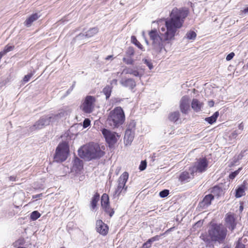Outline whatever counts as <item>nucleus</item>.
<instances>
[{"label": "nucleus", "instance_id": "1", "mask_svg": "<svg viewBox=\"0 0 248 248\" xmlns=\"http://www.w3.org/2000/svg\"><path fill=\"white\" fill-rule=\"evenodd\" d=\"M188 13V11L184 8H174L170 13V18L165 19V28H161L159 32L156 29L149 31L153 55L157 56L166 51L165 46L174 39L177 31L182 27Z\"/></svg>", "mask_w": 248, "mask_h": 248}, {"label": "nucleus", "instance_id": "2", "mask_svg": "<svg viewBox=\"0 0 248 248\" xmlns=\"http://www.w3.org/2000/svg\"><path fill=\"white\" fill-rule=\"evenodd\" d=\"M227 233V229L224 225L213 223L208 230V235L202 234L200 237L206 243L212 242L220 244L225 242Z\"/></svg>", "mask_w": 248, "mask_h": 248}, {"label": "nucleus", "instance_id": "3", "mask_svg": "<svg viewBox=\"0 0 248 248\" xmlns=\"http://www.w3.org/2000/svg\"><path fill=\"white\" fill-rule=\"evenodd\" d=\"M78 153L81 158L87 160L99 158L105 154L98 144L93 143H89L81 147Z\"/></svg>", "mask_w": 248, "mask_h": 248}, {"label": "nucleus", "instance_id": "4", "mask_svg": "<svg viewBox=\"0 0 248 248\" xmlns=\"http://www.w3.org/2000/svg\"><path fill=\"white\" fill-rule=\"evenodd\" d=\"M125 120V115L122 108L117 107L111 110L108 116L107 123L112 128H118L122 125Z\"/></svg>", "mask_w": 248, "mask_h": 248}, {"label": "nucleus", "instance_id": "5", "mask_svg": "<svg viewBox=\"0 0 248 248\" xmlns=\"http://www.w3.org/2000/svg\"><path fill=\"white\" fill-rule=\"evenodd\" d=\"M208 166V161L205 158H200L193 163L192 166L189 167V171H190L191 175L194 176L195 174L202 173L205 171Z\"/></svg>", "mask_w": 248, "mask_h": 248}, {"label": "nucleus", "instance_id": "6", "mask_svg": "<svg viewBox=\"0 0 248 248\" xmlns=\"http://www.w3.org/2000/svg\"><path fill=\"white\" fill-rule=\"evenodd\" d=\"M69 153V146L66 141L60 143L57 146L54 157V160L57 162L65 161Z\"/></svg>", "mask_w": 248, "mask_h": 248}, {"label": "nucleus", "instance_id": "7", "mask_svg": "<svg viewBox=\"0 0 248 248\" xmlns=\"http://www.w3.org/2000/svg\"><path fill=\"white\" fill-rule=\"evenodd\" d=\"M128 172H124L119 178L118 186L113 195L115 198L118 197L122 193H125L126 191L127 187L125 186V184L128 180Z\"/></svg>", "mask_w": 248, "mask_h": 248}, {"label": "nucleus", "instance_id": "8", "mask_svg": "<svg viewBox=\"0 0 248 248\" xmlns=\"http://www.w3.org/2000/svg\"><path fill=\"white\" fill-rule=\"evenodd\" d=\"M102 133L109 147L113 146L116 143L120 138V135L118 134L105 128L102 130Z\"/></svg>", "mask_w": 248, "mask_h": 248}, {"label": "nucleus", "instance_id": "9", "mask_svg": "<svg viewBox=\"0 0 248 248\" xmlns=\"http://www.w3.org/2000/svg\"><path fill=\"white\" fill-rule=\"evenodd\" d=\"M95 97L93 96L88 95L86 97L82 104V110L86 113H90L94 109Z\"/></svg>", "mask_w": 248, "mask_h": 248}, {"label": "nucleus", "instance_id": "10", "mask_svg": "<svg viewBox=\"0 0 248 248\" xmlns=\"http://www.w3.org/2000/svg\"><path fill=\"white\" fill-rule=\"evenodd\" d=\"M225 223L226 228H228L232 232H233L237 224L234 214L227 213L225 216Z\"/></svg>", "mask_w": 248, "mask_h": 248}, {"label": "nucleus", "instance_id": "11", "mask_svg": "<svg viewBox=\"0 0 248 248\" xmlns=\"http://www.w3.org/2000/svg\"><path fill=\"white\" fill-rule=\"evenodd\" d=\"M180 108L181 112L187 114L190 108L189 98L187 96H184L181 99Z\"/></svg>", "mask_w": 248, "mask_h": 248}, {"label": "nucleus", "instance_id": "12", "mask_svg": "<svg viewBox=\"0 0 248 248\" xmlns=\"http://www.w3.org/2000/svg\"><path fill=\"white\" fill-rule=\"evenodd\" d=\"M96 229L100 234L105 235L108 232V228L101 220H98L96 222Z\"/></svg>", "mask_w": 248, "mask_h": 248}, {"label": "nucleus", "instance_id": "13", "mask_svg": "<svg viewBox=\"0 0 248 248\" xmlns=\"http://www.w3.org/2000/svg\"><path fill=\"white\" fill-rule=\"evenodd\" d=\"M214 200V195L213 194H208L206 195L202 201L200 202L199 207L202 209H206L211 204V202Z\"/></svg>", "mask_w": 248, "mask_h": 248}, {"label": "nucleus", "instance_id": "14", "mask_svg": "<svg viewBox=\"0 0 248 248\" xmlns=\"http://www.w3.org/2000/svg\"><path fill=\"white\" fill-rule=\"evenodd\" d=\"M193 178L194 176L191 175L190 171H184L180 174L179 180L182 183H185L189 182Z\"/></svg>", "mask_w": 248, "mask_h": 248}, {"label": "nucleus", "instance_id": "15", "mask_svg": "<svg viewBox=\"0 0 248 248\" xmlns=\"http://www.w3.org/2000/svg\"><path fill=\"white\" fill-rule=\"evenodd\" d=\"M41 15L39 13H34L30 16L24 22V25L27 27H30L31 26L32 23L37 20Z\"/></svg>", "mask_w": 248, "mask_h": 248}, {"label": "nucleus", "instance_id": "16", "mask_svg": "<svg viewBox=\"0 0 248 248\" xmlns=\"http://www.w3.org/2000/svg\"><path fill=\"white\" fill-rule=\"evenodd\" d=\"M121 84L124 87H128L132 90L136 86V82L133 79L128 78L123 79L121 81Z\"/></svg>", "mask_w": 248, "mask_h": 248}, {"label": "nucleus", "instance_id": "17", "mask_svg": "<svg viewBox=\"0 0 248 248\" xmlns=\"http://www.w3.org/2000/svg\"><path fill=\"white\" fill-rule=\"evenodd\" d=\"M98 32V29L97 27H94L90 29L88 31H87L85 34H79L77 37H83L85 36L87 38H90L95 34H96Z\"/></svg>", "mask_w": 248, "mask_h": 248}, {"label": "nucleus", "instance_id": "18", "mask_svg": "<svg viewBox=\"0 0 248 248\" xmlns=\"http://www.w3.org/2000/svg\"><path fill=\"white\" fill-rule=\"evenodd\" d=\"M191 107L194 111H200L202 110V103L200 102L197 99H193L191 103Z\"/></svg>", "mask_w": 248, "mask_h": 248}, {"label": "nucleus", "instance_id": "19", "mask_svg": "<svg viewBox=\"0 0 248 248\" xmlns=\"http://www.w3.org/2000/svg\"><path fill=\"white\" fill-rule=\"evenodd\" d=\"M246 186L244 185L239 186L235 190V196L236 198H239L245 195Z\"/></svg>", "mask_w": 248, "mask_h": 248}, {"label": "nucleus", "instance_id": "20", "mask_svg": "<svg viewBox=\"0 0 248 248\" xmlns=\"http://www.w3.org/2000/svg\"><path fill=\"white\" fill-rule=\"evenodd\" d=\"M123 74H130L133 75V76L135 77H140V74L139 72L135 69H133L131 68H124L122 72Z\"/></svg>", "mask_w": 248, "mask_h": 248}, {"label": "nucleus", "instance_id": "21", "mask_svg": "<svg viewBox=\"0 0 248 248\" xmlns=\"http://www.w3.org/2000/svg\"><path fill=\"white\" fill-rule=\"evenodd\" d=\"M135 132L126 130L124 135V139L126 140L127 143L132 142L134 137Z\"/></svg>", "mask_w": 248, "mask_h": 248}, {"label": "nucleus", "instance_id": "22", "mask_svg": "<svg viewBox=\"0 0 248 248\" xmlns=\"http://www.w3.org/2000/svg\"><path fill=\"white\" fill-rule=\"evenodd\" d=\"M100 199V195L98 193H96L93 197L91 202V210H93L95 209L97 206V203Z\"/></svg>", "mask_w": 248, "mask_h": 248}, {"label": "nucleus", "instance_id": "23", "mask_svg": "<svg viewBox=\"0 0 248 248\" xmlns=\"http://www.w3.org/2000/svg\"><path fill=\"white\" fill-rule=\"evenodd\" d=\"M44 128L41 122L38 120L32 126L29 128V131L32 132L35 130H38Z\"/></svg>", "mask_w": 248, "mask_h": 248}, {"label": "nucleus", "instance_id": "24", "mask_svg": "<svg viewBox=\"0 0 248 248\" xmlns=\"http://www.w3.org/2000/svg\"><path fill=\"white\" fill-rule=\"evenodd\" d=\"M218 116H219L218 111H216L211 117L206 118L205 120L207 122H208L209 124H213L214 123H215L216 121Z\"/></svg>", "mask_w": 248, "mask_h": 248}, {"label": "nucleus", "instance_id": "25", "mask_svg": "<svg viewBox=\"0 0 248 248\" xmlns=\"http://www.w3.org/2000/svg\"><path fill=\"white\" fill-rule=\"evenodd\" d=\"M43 127L48 125L51 123V118H48V116H43L39 119Z\"/></svg>", "mask_w": 248, "mask_h": 248}, {"label": "nucleus", "instance_id": "26", "mask_svg": "<svg viewBox=\"0 0 248 248\" xmlns=\"http://www.w3.org/2000/svg\"><path fill=\"white\" fill-rule=\"evenodd\" d=\"M222 192V190L219 186H215L213 187L211 190V194L214 196L219 197L221 195Z\"/></svg>", "mask_w": 248, "mask_h": 248}, {"label": "nucleus", "instance_id": "27", "mask_svg": "<svg viewBox=\"0 0 248 248\" xmlns=\"http://www.w3.org/2000/svg\"><path fill=\"white\" fill-rule=\"evenodd\" d=\"M101 204L102 207L109 204V197L107 194L105 193L102 195Z\"/></svg>", "mask_w": 248, "mask_h": 248}, {"label": "nucleus", "instance_id": "28", "mask_svg": "<svg viewBox=\"0 0 248 248\" xmlns=\"http://www.w3.org/2000/svg\"><path fill=\"white\" fill-rule=\"evenodd\" d=\"M180 117V113L178 111L171 113L169 117L170 121L172 122H176Z\"/></svg>", "mask_w": 248, "mask_h": 248}, {"label": "nucleus", "instance_id": "29", "mask_svg": "<svg viewBox=\"0 0 248 248\" xmlns=\"http://www.w3.org/2000/svg\"><path fill=\"white\" fill-rule=\"evenodd\" d=\"M112 91V87L110 86H106L103 90V93L106 95V98L108 99L110 96Z\"/></svg>", "mask_w": 248, "mask_h": 248}, {"label": "nucleus", "instance_id": "30", "mask_svg": "<svg viewBox=\"0 0 248 248\" xmlns=\"http://www.w3.org/2000/svg\"><path fill=\"white\" fill-rule=\"evenodd\" d=\"M102 208L104 209L105 212L107 214H108L110 217H111L113 215L114 213V211L113 209L111 208L109 204L108 205H105L102 207Z\"/></svg>", "mask_w": 248, "mask_h": 248}, {"label": "nucleus", "instance_id": "31", "mask_svg": "<svg viewBox=\"0 0 248 248\" xmlns=\"http://www.w3.org/2000/svg\"><path fill=\"white\" fill-rule=\"evenodd\" d=\"M131 42L132 43L135 44L137 47H138L141 50H143L142 46L141 44L138 41L136 37L135 36H131Z\"/></svg>", "mask_w": 248, "mask_h": 248}, {"label": "nucleus", "instance_id": "32", "mask_svg": "<svg viewBox=\"0 0 248 248\" xmlns=\"http://www.w3.org/2000/svg\"><path fill=\"white\" fill-rule=\"evenodd\" d=\"M136 126V122L134 120L131 121L127 125L126 130L133 131L135 132Z\"/></svg>", "mask_w": 248, "mask_h": 248}, {"label": "nucleus", "instance_id": "33", "mask_svg": "<svg viewBox=\"0 0 248 248\" xmlns=\"http://www.w3.org/2000/svg\"><path fill=\"white\" fill-rule=\"evenodd\" d=\"M15 46H8L7 45L5 46L3 51L0 52V53H2L3 56H4L7 53L12 51Z\"/></svg>", "mask_w": 248, "mask_h": 248}, {"label": "nucleus", "instance_id": "34", "mask_svg": "<svg viewBox=\"0 0 248 248\" xmlns=\"http://www.w3.org/2000/svg\"><path fill=\"white\" fill-rule=\"evenodd\" d=\"M196 35L195 31H190L186 34V38L189 40H194L195 39Z\"/></svg>", "mask_w": 248, "mask_h": 248}, {"label": "nucleus", "instance_id": "35", "mask_svg": "<svg viewBox=\"0 0 248 248\" xmlns=\"http://www.w3.org/2000/svg\"><path fill=\"white\" fill-rule=\"evenodd\" d=\"M41 216V214L37 211H33L31 215V218L32 220H35Z\"/></svg>", "mask_w": 248, "mask_h": 248}, {"label": "nucleus", "instance_id": "36", "mask_svg": "<svg viewBox=\"0 0 248 248\" xmlns=\"http://www.w3.org/2000/svg\"><path fill=\"white\" fill-rule=\"evenodd\" d=\"M74 166H77L78 169H80L82 166V161L78 158H76L74 160Z\"/></svg>", "mask_w": 248, "mask_h": 248}, {"label": "nucleus", "instance_id": "37", "mask_svg": "<svg viewBox=\"0 0 248 248\" xmlns=\"http://www.w3.org/2000/svg\"><path fill=\"white\" fill-rule=\"evenodd\" d=\"M144 63L146 64L147 66L149 67V68L151 70L153 68V65L151 62V60H147V59H143L142 60Z\"/></svg>", "mask_w": 248, "mask_h": 248}, {"label": "nucleus", "instance_id": "38", "mask_svg": "<svg viewBox=\"0 0 248 248\" xmlns=\"http://www.w3.org/2000/svg\"><path fill=\"white\" fill-rule=\"evenodd\" d=\"M169 194V190L168 189H164L159 192V196L161 198L166 197Z\"/></svg>", "mask_w": 248, "mask_h": 248}, {"label": "nucleus", "instance_id": "39", "mask_svg": "<svg viewBox=\"0 0 248 248\" xmlns=\"http://www.w3.org/2000/svg\"><path fill=\"white\" fill-rule=\"evenodd\" d=\"M48 118H51V122H54L57 120H58L60 118L59 117V115L56 114H51L50 115H48Z\"/></svg>", "mask_w": 248, "mask_h": 248}, {"label": "nucleus", "instance_id": "40", "mask_svg": "<svg viewBox=\"0 0 248 248\" xmlns=\"http://www.w3.org/2000/svg\"><path fill=\"white\" fill-rule=\"evenodd\" d=\"M48 118H51V122H54L57 120H58L60 118L59 117V115L56 114H51L50 115H48Z\"/></svg>", "mask_w": 248, "mask_h": 248}, {"label": "nucleus", "instance_id": "41", "mask_svg": "<svg viewBox=\"0 0 248 248\" xmlns=\"http://www.w3.org/2000/svg\"><path fill=\"white\" fill-rule=\"evenodd\" d=\"M135 52L134 49L132 47H129L126 52V55L128 56H132Z\"/></svg>", "mask_w": 248, "mask_h": 248}, {"label": "nucleus", "instance_id": "42", "mask_svg": "<svg viewBox=\"0 0 248 248\" xmlns=\"http://www.w3.org/2000/svg\"><path fill=\"white\" fill-rule=\"evenodd\" d=\"M235 248H245V245L241 242V238L239 239L238 241L236 242Z\"/></svg>", "mask_w": 248, "mask_h": 248}, {"label": "nucleus", "instance_id": "43", "mask_svg": "<svg viewBox=\"0 0 248 248\" xmlns=\"http://www.w3.org/2000/svg\"><path fill=\"white\" fill-rule=\"evenodd\" d=\"M146 166H147V163H146V161L145 160L142 161L140 163V166H139L140 170L141 171L144 170L146 168Z\"/></svg>", "mask_w": 248, "mask_h": 248}, {"label": "nucleus", "instance_id": "44", "mask_svg": "<svg viewBox=\"0 0 248 248\" xmlns=\"http://www.w3.org/2000/svg\"><path fill=\"white\" fill-rule=\"evenodd\" d=\"M34 73L33 72V73H30L27 75H25L23 78V81L24 82H27L28 81H29V80L30 79V78L32 77V76L34 74Z\"/></svg>", "mask_w": 248, "mask_h": 248}, {"label": "nucleus", "instance_id": "45", "mask_svg": "<svg viewBox=\"0 0 248 248\" xmlns=\"http://www.w3.org/2000/svg\"><path fill=\"white\" fill-rule=\"evenodd\" d=\"M123 61L126 63L127 64H133L134 62L133 60L130 58H124L123 59Z\"/></svg>", "mask_w": 248, "mask_h": 248}, {"label": "nucleus", "instance_id": "46", "mask_svg": "<svg viewBox=\"0 0 248 248\" xmlns=\"http://www.w3.org/2000/svg\"><path fill=\"white\" fill-rule=\"evenodd\" d=\"M241 169H239L238 170H235V171L233 172H232L230 175H229V178L231 179H234L237 175L239 173V170H240Z\"/></svg>", "mask_w": 248, "mask_h": 248}, {"label": "nucleus", "instance_id": "47", "mask_svg": "<svg viewBox=\"0 0 248 248\" xmlns=\"http://www.w3.org/2000/svg\"><path fill=\"white\" fill-rule=\"evenodd\" d=\"M159 239V236L158 235H155L150 239H149L147 241L149 243H150L151 245L152 243L155 241H158Z\"/></svg>", "mask_w": 248, "mask_h": 248}, {"label": "nucleus", "instance_id": "48", "mask_svg": "<svg viewBox=\"0 0 248 248\" xmlns=\"http://www.w3.org/2000/svg\"><path fill=\"white\" fill-rule=\"evenodd\" d=\"M159 239V236L158 235H155L150 239H149L147 241L149 243H150L151 245L152 243L155 241H158Z\"/></svg>", "mask_w": 248, "mask_h": 248}, {"label": "nucleus", "instance_id": "49", "mask_svg": "<svg viewBox=\"0 0 248 248\" xmlns=\"http://www.w3.org/2000/svg\"><path fill=\"white\" fill-rule=\"evenodd\" d=\"M90 124H91L90 120L89 119L86 118L83 121V126L84 128H87L90 125Z\"/></svg>", "mask_w": 248, "mask_h": 248}, {"label": "nucleus", "instance_id": "50", "mask_svg": "<svg viewBox=\"0 0 248 248\" xmlns=\"http://www.w3.org/2000/svg\"><path fill=\"white\" fill-rule=\"evenodd\" d=\"M234 56V53L233 52H231V53H229L226 56V59L228 61H230L233 58Z\"/></svg>", "mask_w": 248, "mask_h": 248}, {"label": "nucleus", "instance_id": "51", "mask_svg": "<svg viewBox=\"0 0 248 248\" xmlns=\"http://www.w3.org/2000/svg\"><path fill=\"white\" fill-rule=\"evenodd\" d=\"M239 133L236 131H233L230 135V137L232 139H235Z\"/></svg>", "mask_w": 248, "mask_h": 248}, {"label": "nucleus", "instance_id": "52", "mask_svg": "<svg viewBox=\"0 0 248 248\" xmlns=\"http://www.w3.org/2000/svg\"><path fill=\"white\" fill-rule=\"evenodd\" d=\"M151 247V244L147 241L142 245V248H149Z\"/></svg>", "mask_w": 248, "mask_h": 248}, {"label": "nucleus", "instance_id": "53", "mask_svg": "<svg viewBox=\"0 0 248 248\" xmlns=\"http://www.w3.org/2000/svg\"><path fill=\"white\" fill-rule=\"evenodd\" d=\"M66 114V112L64 111H61L60 112L58 113L57 114L59 115V117L60 118L62 117H63L65 116V114Z\"/></svg>", "mask_w": 248, "mask_h": 248}, {"label": "nucleus", "instance_id": "54", "mask_svg": "<svg viewBox=\"0 0 248 248\" xmlns=\"http://www.w3.org/2000/svg\"><path fill=\"white\" fill-rule=\"evenodd\" d=\"M243 154H244V152H241V153L239 155H238V156H237L236 159L237 160L241 159L244 156Z\"/></svg>", "mask_w": 248, "mask_h": 248}, {"label": "nucleus", "instance_id": "55", "mask_svg": "<svg viewBox=\"0 0 248 248\" xmlns=\"http://www.w3.org/2000/svg\"><path fill=\"white\" fill-rule=\"evenodd\" d=\"M242 13L245 15H248V7L245 8L243 10L241 11Z\"/></svg>", "mask_w": 248, "mask_h": 248}, {"label": "nucleus", "instance_id": "56", "mask_svg": "<svg viewBox=\"0 0 248 248\" xmlns=\"http://www.w3.org/2000/svg\"><path fill=\"white\" fill-rule=\"evenodd\" d=\"M42 196V194L41 193V194H36V195H33L32 196V198L33 199H35V198H41V197Z\"/></svg>", "mask_w": 248, "mask_h": 248}, {"label": "nucleus", "instance_id": "57", "mask_svg": "<svg viewBox=\"0 0 248 248\" xmlns=\"http://www.w3.org/2000/svg\"><path fill=\"white\" fill-rule=\"evenodd\" d=\"M9 180L11 181H16V177L14 176H11L9 177Z\"/></svg>", "mask_w": 248, "mask_h": 248}, {"label": "nucleus", "instance_id": "58", "mask_svg": "<svg viewBox=\"0 0 248 248\" xmlns=\"http://www.w3.org/2000/svg\"><path fill=\"white\" fill-rule=\"evenodd\" d=\"M238 128L240 130H243L244 128V124L243 123H240L238 125Z\"/></svg>", "mask_w": 248, "mask_h": 248}, {"label": "nucleus", "instance_id": "59", "mask_svg": "<svg viewBox=\"0 0 248 248\" xmlns=\"http://www.w3.org/2000/svg\"><path fill=\"white\" fill-rule=\"evenodd\" d=\"M214 102L213 101H210L208 102V106L210 107H212L214 106Z\"/></svg>", "mask_w": 248, "mask_h": 248}, {"label": "nucleus", "instance_id": "60", "mask_svg": "<svg viewBox=\"0 0 248 248\" xmlns=\"http://www.w3.org/2000/svg\"><path fill=\"white\" fill-rule=\"evenodd\" d=\"M75 82H74V83L73 84V85L71 86V88L68 89V90L67 91V92L69 93L70 92H71L73 89L74 88V86H75Z\"/></svg>", "mask_w": 248, "mask_h": 248}, {"label": "nucleus", "instance_id": "61", "mask_svg": "<svg viewBox=\"0 0 248 248\" xmlns=\"http://www.w3.org/2000/svg\"><path fill=\"white\" fill-rule=\"evenodd\" d=\"M243 210V206L242 205L240 206L239 210L242 212Z\"/></svg>", "mask_w": 248, "mask_h": 248}, {"label": "nucleus", "instance_id": "62", "mask_svg": "<svg viewBox=\"0 0 248 248\" xmlns=\"http://www.w3.org/2000/svg\"><path fill=\"white\" fill-rule=\"evenodd\" d=\"M145 41L146 44L147 45H149V43L148 40L147 39H145Z\"/></svg>", "mask_w": 248, "mask_h": 248}, {"label": "nucleus", "instance_id": "63", "mask_svg": "<svg viewBox=\"0 0 248 248\" xmlns=\"http://www.w3.org/2000/svg\"><path fill=\"white\" fill-rule=\"evenodd\" d=\"M112 57V56L110 55V56H108L107 58H106V60H109L110 58Z\"/></svg>", "mask_w": 248, "mask_h": 248}, {"label": "nucleus", "instance_id": "64", "mask_svg": "<svg viewBox=\"0 0 248 248\" xmlns=\"http://www.w3.org/2000/svg\"><path fill=\"white\" fill-rule=\"evenodd\" d=\"M121 101V99H119V98H117V99H116V102H120Z\"/></svg>", "mask_w": 248, "mask_h": 248}]
</instances>
